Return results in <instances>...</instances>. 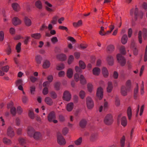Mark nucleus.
I'll return each instance as SVG.
<instances>
[{"label":"nucleus","mask_w":147,"mask_h":147,"mask_svg":"<svg viewBox=\"0 0 147 147\" xmlns=\"http://www.w3.org/2000/svg\"><path fill=\"white\" fill-rule=\"evenodd\" d=\"M131 87V83L130 80L127 81L125 86H122L121 87V93L123 96H125L127 95V93L129 91Z\"/></svg>","instance_id":"f257e3e1"},{"label":"nucleus","mask_w":147,"mask_h":147,"mask_svg":"<svg viewBox=\"0 0 147 147\" xmlns=\"http://www.w3.org/2000/svg\"><path fill=\"white\" fill-rule=\"evenodd\" d=\"M57 143L59 145L64 146L66 144V141L61 133H57Z\"/></svg>","instance_id":"f03ea898"},{"label":"nucleus","mask_w":147,"mask_h":147,"mask_svg":"<svg viewBox=\"0 0 147 147\" xmlns=\"http://www.w3.org/2000/svg\"><path fill=\"white\" fill-rule=\"evenodd\" d=\"M113 119L112 115L110 114L107 115L105 117L104 122L107 125H110L113 123Z\"/></svg>","instance_id":"7ed1b4c3"},{"label":"nucleus","mask_w":147,"mask_h":147,"mask_svg":"<svg viewBox=\"0 0 147 147\" xmlns=\"http://www.w3.org/2000/svg\"><path fill=\"white\" fill-rule=\"evenodd\" d=\"M56 116L55 113L53 111L51 112L49 114L48 116V119L49 122H53L54 123H57L58 121L55 120Z\"/></svg>","instance_id":"20e7f679"},{"label":"nucleus","mask_w":147,"mask_h":147,"mask_svg":"<svg viewBox=\"0 0 147 147\" xmlns=\"http://www.w3.org/2000/svg\"><path fill=\"white\" fill-rule=\"evenodd\" d=\"M117 57L119 62L121 65L122 66H124L126 63V60L124 57L120 54H118L117 55Z\"/></svg>","instance_id":"39448f33"},{"label":"nucleus","mask_w":147,"mask_h":147,"mask_svg":"<svg viewBox=\"0 0 147 147\" xmlns=\"http://www.w3.org/2000/svg\"><path fill=\"white\" fill-rule=\"evenodd\" d=\"M86 105L88 108L89 109H92L94 106V103L93 100L89 96L86 98Z\"/></svg>","instance_id":"423d86ee"},{"label":"nucleus","mask_w":147,"mask_h":147,"mask_svg":"<svg viewBox=\"0 0 147 147\" xmlns=\"http://www.w3.org/2000/svg\"><path fill=\"white\" fill-rule=\"evenodd\" d=\"M63 98V100L69 101L71 99V95L68 91H66L64 92Z\"/></svg>","instance_id":"0eeeda50"},{"label":"nucleus","mask_w":147,"mask_h":147,"mask_svg":"<svg viewBox=\"0 0 147 147\" xmlns=\"http://www.w3.org/2000/svg\"><path fill=\"white\" fill-rule=\"evenodd\" d=\"M134 15L135 20H137L138 19V16L140 17L141 19L142 18L143 15V13L141 12L139 13L138 8L136 7L134 11Z\"/></svg>","instance_id":"6e6552de"},{"label":"nucleus","mask_w":147,"mask_h":147,"mask_svg":"<svg viewBox=\"0 0 147 147\" xmlns=\"http://www.w3.org/2000/svg\"><path fill=\"white\" fill-rule=\"evenodd\" d=\"M96 95L99 99H101L103 97V89L100 87L98 88L97 90Z\"/></svg>","instance_id":"1a4fd4ad"},{"label":"nucleus","mask_w":147,"mask_h":147,"mask_svg":"<svg viewBox=\"0 0 147 147\" xmlns=\"http://www.w3.org/2000/svg\"><path fill=\"white\" fill-rule=\"evenodd\" d=\"M7 107L8 109L10 108V112L11 114L13 116L16 115V109L15 107L12 106V103H10L7 105Z\"/></svg>","instance_id":"9d476101"},{"label":"nucleus","mask_w":147,"mask_h":147,"mask_svg":"<svg viewBox=\"0 0 147 147\" xmlns=\"http://www.w3.org/2000/svg\"><path fill=\"white\" fill-rule=\"evenodd\" d=\"M35 133V130L34 128L31 127H28L27 131V133L28 136L30 137H32L33 135Z\"/></svg>","instance_id":"9b49d317"},{"label":"nucleus","mask_w":147,"mask_h":147,"mask_svg":"<svg viewBox=\"0 0 147 147\" xmlns=\"http://www.w3.org/2000/svg\"><path fill=\"white\" fill-rule=\"evenodd\" d=\"M7 135L11 137H13L14 135V133L13 129L11 127H9L7 129Z\"/></svg>","instance_id":"f8f14e48"},{"label":"nucleus","mask_w":147,"mask_h":147,"mask_svg":"<svg viewBox=\"0 0 147 147\" xmlns=\"http://www.w3.org/2000/svg\"><path fill=\"white\" fill-rule=\"evenodd\" d=\"M21 23L20 20L18 18L15 17L12 19V23L14 26L20 24Z\"/></svg>","instance_id":"ddd939ff"},{"label":"nucleus","mask_w":147,"mask_h":147,"mask_svg":"<svg viewBox=\"0 0 147 147\" xmlns=\"http://www.w3.org/2000/svg\"><path fill=\"white\" fill-rule=\"evenodd\" d=\"M42 135L38 132H35L34 134L33 137L36 140H39L41 138Z\"/></svg>","instance_id":"4468645a"},{"label":"nucleus","mask_w":147,"mask_h":147,"mask_svg":"<svg viewBox=\"0 0 147 147\" xmlns=\"http://www.w3.org/2000/svg\"><path fill=\"white\" fill-rule=\"evenodd\" d=\"M87 123V121L85 119H82L80 122V126L82 128H84L86 127Z\"/></svg>","instance_id":"2eb2a0df"},{"label":"nucleus","mask_w":147,"mask_h":147,"mask_svg":"<svg viewBox=\"0 0 147 147\" xmlns=\"http://www.w3.org/2000/svg\"><path fill=\"white\" fill-rule=\"evenodd\" d=\"M12 7L13 9L15 11H18L20 7L19 5L17 3H15L12 4Z\"/></svg>","instance_id":"dca6fc26"},{"label":"nucleus","mask_w":147,"mask_h":147,"mask_svg":"<svg viewBox=\"0 0 147 147\" xmlns=\"http://www.w3.org/2000/svg\"><path fill=\"white\" fill-rule=\"evenodd\" d=\"M36 7L39 9H41L42 8V5L41 1L40 0L36 1L35 3Z\"/></svg>","instance_id":"f3484780"},{"label":"nucleus","mask_w":147,"mask_h":147,"mask_svg":"<svg viewBox=\"0 0 147 147\" xmlns=\"http://www.w3.org/2000/svg\"><path fill=\"white\" fill-rule=\"evenodd\" d=\"M35 60L37 64H40L41 63L42 57L40 55H37L35 56Z\"/></svg>","instance_id":"a211bd4d"},{"label":"nucleus","mask_w":147,"mask_h":147,"mask_svg":"<svg viewBox=\"0 0 147 147\" xmlns=\"http://www.w3.org/2000/svg\"><path fill=\"white\" fill-rule=\"evenodd\" d=\"M121 124L124 127L126 126L127 124V121L126 117H123L121 118Z\"/></svg>","instance_id":"6ab92c4d"},{"label":"nucleus","mask_w":147,"mask_h":147,"mask_svg":"<svg viewBox=\"0 0 147 147\" xmlns=\"http://www.w3.org/2000/svg\"><path fill=\"white\" fill-rule=\"evenodd\" d=\"M45 102L49 105H51L53 103V101L51 98L49 97H47L45 99Z\"/></svg>","instance_id":"aec40b11"},{"label":"nucleus","mask_w":147,"mask_h":147,"mask_svg":"<svg viewBox=\"0 0 147 147\" xmlns=\"http://www.w3.org/2000/svg\"><path fill=\"white\" fill-rule=\"evenodd\" d=\"M113 88V86L111 82H109L108 83V86L107 88V91L108 92H110Z\"/></svg>","instance_id":"412c9836"},{"label":"nucleus","mask_w":147,"mask_h":147,"mask_svg":"<svg viewBox=\"0 0 147 147\" xmlns=\"http://www.w3.org/2000/svg\"><path fill=\"white\" fill-rule=\"evenodd\" d=\"M107 60L109 65H112L113 63V59L112 57L108 55L107 58Z\"/></svg>","instance_id":"4be33fe9"},{"label":"nucleus","mask_w":147,"mask_h":147,"mask_svg":"<svg viewBox=\"0 0 147 147\" xmlns=\"http://www.w3.org/2000/svg\"><path fill=\"white\" fill-rule=\"evenodd\" d=\"M24 23L27 26H30L31 24V20L27 17H25L24 19Z\"/></svg>","instance_id":"5701e85b"},{"label":"nucleus","mask_w":147,"mask_h":147,"mask_svg":"<svg viewBox=\"0 0 147 147\" xmlns=\"http://www.w3.org/2000/svg\"><path fill=\"white\" fill-rule=\"evenodd\" d=\"M57 58L61 60L64 61L66 59V57L65 54H61L57 55Z\"/></svg>","instance_id":"b1692460"},{"label":"nucleus","mask_w":147,"mask_h":147,"mask_svg":"<svg viewBox=\"0 0 147 147\" xmlns=\"http://www.w3.org/2000/svg\"><path fill=\"white\" fill-rule=\"evenodd\" d=\"M128 38L127 35H124L122 37L121 42L123 44H125L127 42Z\"/></svg>","instance_id":"393cba45"},{"label":"nucleus","mask_w":147,"mask_h":147,"mask_svg":"<svg viewBox=\"0 0 147 147\" xmlns=\"http://www.w3.org/2000/svg\"><path fill=\"white\" fill-rule=\"evenodd\" d=\"M138 84H137L136 87L134 90V98L135 99H136L138 96Z\"/></svg>","instance_id":"a878e982"},{"label":"nucleus","mask_w":147,"mask_h":147,"mask_svg":"<svg viewBox=\"0 0 147 147\" xmlns=\"http://www.w3.org/2000/svg\"><path fill=\"white\" fill-rule=\"evenodd\" d=\"M100 69L98 67H95L92 70L93 74L95 75H98L100 72Z\"/></svg>","instance_id":"bb28decb"},{"label":"nucleus","mask_w":147,"mask_h":147,"mask_svg":"<svg viewBox=\"0 0 147 147\" xmlns=\"http://www.w3.org/2000/svg\"><path fill=\"white\" fill-rule=\"evenodd\" d=\"M74 104L72 102H70L68 104L66 107L67 110L68 111H70L72 110L73 108Z\"/></svg>","instance_id":"cd10ccee"},{"label":"nucleus","mask_w":147,"mask_h":147,"mask_svg":"<svg viewBox=\"0 0 147 147\" xmlns=\"http://www.w3.org/2000/svg\"><path fill=\"white\" fill-rule=\"evenodd\" d=\"M50 63L49 61L47 60H45L43 63V67L44 68H48L50 66Z\"/></svg>","instance_id":"c85d7f7f"},{"label":"nucleus","mask_w":147,"mask_h":147,"mask_svg":"<svg viewBox=\"0 0 147 147\" xmlns=\"http://www.w3.org/2000/svg\"><path fill=\"white\" fill-rule=\"evenodd\" d=\"M45 3L47 5V6L46 7L47 10L51 12L52 11L53 9L49 7H52V5L47 1H45Z\"/></svg>","instance_id":"c756f323"},{"label":"nucleus","mask_w":147,"mask_h":147,"mask_svg":"<svg viewBox=\"0 0 147 147\" xmlns=\"http://www.w3.org/2000/svg\"><path fill=\"white\" fill-rule=\"evenodd\" d=\"M102 74L105 77H107L109 75L108 71L105 67H103L102 69Z\"/></svg>","instance_id":"7c9ffc66"},{"label":"nucleus","mask_w":147,"mask_h":147,"mask_svg":"<svg viewBox=\"0 0 147 147\" xmlns=\"http://www.w3.org/2000/svg\"><path fill=\"white\" fill-rule=\"evenodd\" d=\"M19 141L20 144L25 147H26L25 145L26 143V141L24 139L20 138L19 139Z\"/></svg>","instance_id":"2f4dec72"},{"label":"nucleus","mask_w":147,"mask_h":147,"mask_svg":"<svg viewBox=\"0 0 147 147\" xmlns=\"http://www.w3.org/2000/svg\"><path fill=\"white\" fill-rule=\"evenodd\" d=\"M73 71L72 70L69 68L68 69L67 71V76L69 78H71L73 76Z\"/></svg>","instance_id":"473e14b6"},{"label":"nucleus","mask_w":147,"mask_h":147,"mask_svg":"<svg viewBox=\"0 0 147 147\" xmlns=\"http://www.w3.org/2000/svg\"><path fill=\"white\" fill-rule=\"evenodd\" d=\"M114 49V46L112 45H110L108 46L107 48V50L108 52L111 53L113 51Z\"/></svg>","instance_id":"72a5a7b5"},{"label":"nucleus","mask_w":147,"mask_h":147,"mask_svg":"<svg viewBox=\"0 0 147 147\" xmlns=\"http://www.w3.org/2000/svg\"><path fill=\"white\" fill-rule=\"evenodd\" d=\"M127 114L129 119H130L132 115L131 109L130 107H128L127 110Z\"/></svg>","instance_id":"f704fd0d"},{"label":"nucleus","mask_w":147,"mask_h":147,"mask_svg":"<svg viewBox=\"0 0 147 147\" xmlns=\"http://www.w3.org/2000/svg\"><path fill=\"white\" fill-rule=\"evenodd\" d=\"M31 37L35 39H39L41 37V35L39 33H36L32 34L31 35Z\"/></svg>","instance_id":"c9c22d12"},{"label":"nucleus","mask_w":147,"mask_h":147,"mask_svg":"<svg viewBox=\"0 0 147 147\" xmlns=\"http://www.w3.org/2000/svg\"><path fill=\"white\" fill-rule=\"evenodd\" d=\"M97 134L96 133H92L91 134L90 139L91 141H94L96 138Z\"/></svg>","instance_id":"e433bc0d"},{"label":"nucleus","mask_w":147,"mask_h":147,"mask_svg":"<svg viewBox=\"0 0 147 147\" xmlns=\"http://www.w3.org/2000/svg\"><path fill=\"white\" fill-rule=\"evenodd\" d=\"M82 137H80L75 141L74 143L76 145H80L82 142Z\"/></svg>","instance_id":"4c0bfd02"},{"label":"nucleus","mask_w":147,"mask_h":147,"mask_svg":"<svg viewBox=\"0 0 147 147\" xmlns=\"http://www.w3.org/2000/svg\"><path fill=\"white\" fill-rule=\"evenodd\" d=\"M80 82L82 84H85L86 83V80L84 76L82 75L80 76Z\"/></svg>","instance_id":"58836bf2"},{"label":"nucleus","mask_w":147,"mask_h":147,"mask_svg":"<svg viewBox=\"0 0 147 147\" xmlns=\"http://www.w3.org/2000/svg\"><path fill=\"white\" fill-rule=\"evenodd\" d=\"M60 83L59 82H57L54 84V88L57 90H59L60 89Z\"/></svg>","instance_id":"ea45409f"},{"label":"nucleus","mask_w":147,"mask_h":147,"mask_svg":"<svg viewBox=\"0 0 147 147\" xmlns=\"http://www.w3.org/2000/svg\"><path fill=\"white\" fill-rule=\"evenodd\" d=\"M82 20H80L77 23L74 22L73 24L74 27H77L82 25Z\"/></svg>","instance_id":"a19ab883"},{"label":"nucleus","mask_w":147,"mask_h":147,"mask_svg":"<svg viewBox=\"0 0 147 147\" xmlns=\"http://www.w3.org/2000/svg\"><path fill=\"white\" fill-rule=\"evenodd\" d=\"M125 138L123 136L120 140V145L121 147H124L125 145Z\"/></svg>","instance_id":"79ce46f5"},{"label":"nucleus","mask_w":147,"mask_h":147,"mask_svg":"<svg viewBox=\"0 0 147 147\" xmlns=\"http://www.w3.org/2000/svg\"><path fill=\"white\" fill-rule=\"evenodd\" d=\"M3 142L7 144H9L11 143V140L6 138H4L3 139Z\"/></svg>","instance_id":"37998d69"},{"label":"nucleus","mask_w":147,"mask_h":147,"mask_svg":"<svg viewBox=\"0 0 147 147\" xmlns=\"http://www.w3.org/2000/svg\"><path fill=\"white\" fill-rule=\"evenodd\" d=\"M138 38L139 42L141 44L142 43V32L140 31L138 35Z\"/></svg>","instance_id":"c03bdc74"},{"label":"nucleus","mask_w":147,"mask_h":147,"mask_svg":"<svg viewBox=\"0 0 147 147\" xmlns=\"http://www.w3.org/2000/svg\"><path fill=\"white\" fill-rule=\"evenodd\" d=\"M21 42H19L17 45H16V49L17 50V52L18 53H19L21 50Z\"/></svg>","instance_id":"a18cd8bd"},{"label":"nucleus","mask_w":147,"mask_h":147,"mask_svg":"<svg viewBox=\"0 0 147 147\" xmlns=\"http://www.w3.org/2000/svg\"><path fill=\"white\" fill-rule=\"evenodd\" d=\"M80 67L82 69H84L86 67V65L82 61H80L79 62Z\"/></svg>","instance_id":"49530a36"},{"label":"nucleus","mask_w":147,"mask_h":147,"mask_svg":"<svg viewBox=\"0 0 147 147\" xmlns=\"http://www.w3.org/2000/svg\"><path fill=\"white\" fill-rule=\"evenodd\" d=\"M74 59V57L72 55H70L68 60V64H70L73 61Z\"/></svg>","instance_id":"de8ad7c7"},{"label":"nucleus","mask_w":147,"mask_h":147,"mask_svg":"<svg viewBox=\"0 0 147 147\" xmlns=\"http://www.w3.org/2000/svg\"><path fill=\"white\" fill-rule=\"evenodd\" d=\"M64 68V65L63 63H61L58 65L57 67V69L58 70H61Z\"/></svg>","instance_id":"09e8293b"},{"label":"nucleus","mask_w":147,"mask_h":147,"mask_svg":"<svg viewBox=\"0 0 147 147\" xmlns=\"http://www.w3.org/2000/svg\"><path fill=\"white\" fill-rule=\"evenodd\" d=\"M4 34L3 31H0V41L2 42L3 41L4 39Z\"/></svg>","instance_id":"8fccbe9b"},{"label":"nucleus","mask_w":147,"mask_h":147,"mask_svg":"<svg viewBox=\"0 0 147 147\" xmlns=\"http://www.w3.org/2000/svg\"><path fill=\"white\" fill-rule=\"evenodd\" d=\"M28 115L29 117L32 119H34V114L33 111L29 110Z\"/></svg>","instance_id":"3c124183"},{"label":"nucleus","mask_w":147,"mask_h":147,"mask_svg":"<svg viewBox=\"0 0 147 147\" xmlns=\"http://www.w3.org/2000/svg\"><path fill=\"white\" fill-rule=\"evenodd\" d=\"M115 104L117 106H118L119 105L120 100L119 97L118 96H116L115 98Z\"/></svg>","instance_id":"603ef678"},{"label":"nucleus","mask_w":147,"mask_h":147,"mask_svg":"<svg viewBox=\"0 0 147 147\" xmlns=\"http://www.w3.org/2000/svg\"><path fill=\"white\" fill-rule=\"evenodd\" d=\"M30 90L31 94H34L35 90V86H31L30 88Z\"/></svg>","instance_id":"864d4df0"},{"label":"nucleus","mask_w":147,"mask_h":147,"mask_svg":"<svg viewBox=\"0 0 147 147\" xmlns=\"http://www.w3.org/2000/svg\"><path fill=\"white\" fill-rule=\"evenodd\" d=\"M85 95V92L83 90H81L79 93V96L82 99H83L84 98Z\"/></svg>","instance_id":"5fc2aeb1"},{"label":"nucleus","mask_w":147,"mask_h":147,"mask_svg":"<svg viewBox=\"0 0 147 147\" xmlns=\"http://www.w3.org/2000/svg\"><path fill=\"white\" fill-rule=\"evenodd\" d=\"M6 51L7 55H9L11 54V48L10 46L9 45H8Z\"/></svg>","instance_id":"6e6d98bb"},{"label":"nucleus","mask_w":147,"mask_h":147,"mask_svg":"<svg viewBox=\"0 0 147 147\" xmlns=\"http://www.w3.org/2000/svg\"><path fill=\"white\" fill-rule=\"evenodd\" d=\"M120 51L121 53L123 55H125L126 53V51L125 49V48L123 46H121L120 48Z\"/></svg>","instance_id":"4d7b16f0"},{"label":"nucleus","mask_w":147,"mask_h":147,"mask_svg":"<svg viewBox=\"0 0 147 147\" xmlns=\"http://www.w3.org/2000/svg\"><path fill=\"white\" fill-rule=\"evenodd\" d=\"M51 96L53 98L55 99L57 97V95L56 93L54 91H51L50 92Z\"/></svg>","instance_id":"13d9d810"},{"label":"nucleus","mask_w":147,"mask_h":147,"mask_svg":"<svg viewBox=\"0 0 147 147\" xmlns=\"http://www.w3.org/2000/svg\"><path fill=\"white\" fill-rule=\"evenodd\" d=\"M51 40L52 43L53 44H55L58 41L57 37L55 36L51 38Z\"/></svg>","instance_id":"bf43d9fd"},{"label":"nucleus","mask_w":147,"mask_h":147,"mask_svg":"<svg viewBox=\"0 0 147 147\" xmlns=\"http://www.w3.org/2000/svg\"><path fill=\"white\" fill-rule=\"evenodd\" d=\"M48 88H47V87H45L43 90L42 93L44 95H45L48 93Z\"/></svg>","instance_id":"052dcab7"},{"label":"nucleus","mask_w":147,"mask_h":147,"mask_svg":"<svg viewBox=\"0 0 147 147\" xmlns=\"http://www.w3.org/2000/svg\"><path fill=\"white\" fill-rule=\"evenodd\" d=\"M16 86L22 85L23 82L21 79H19L16 82Z\"/></svg>","instance_id":"680f3d73"},{"label":"nucleus","mask_w":147,"mask_h":147,"mask_svg":"<svg viewBox=\"0 0 147 147\" xmlns=\"http://www.w3.org/2000/svg\"><path fill=\"white\" fill-rule=\"evenodd\" d=\"M65 75V72L63 71H59L58 73V76L59 77H63Z\"/></svg>","instance_id":"e2e57ef3"},{"label":"nucleus","mask_w":147,"mask_h":147,"mask_svg":"<svg viewBox=\"0 0 147 147\" xmlns=\"http://www.w3.org/2000/svg\"><path fill=\"white\" fill-rule=\"evenodd\" d=\"M28 98L26 96H23L22 98V101L23 103H25L28 101Z\"/></svg>","instance_id":"0e129e2a"},{"label":"nucleus","mask_w":147,"mask_h":147,"mask_svg":"<svg viewBox=\"0 0 147 147\" xmlns=\"http://www.w3.org/2000/svg\"><path fill=\"white\" fill-rule=\"evenodd\" d=\"M50 83L48 81L45 82L43 83V86L44 87H47L48 88L49 86Z\"/></svg>","instance_id":"69168bd1"},{"label":"nucleus","mask_w":147,"mask_h":147,"mask_svg":"<svg viewBox=\"0 0 147 147\" xmlns=\"http://www.w3.org/2000/svg\"><path fill=\"white\" fill-rule=\"evenodd\" d=\"M9 69V67L8 65H6L2 67V70L5 72H7L8 71Z\"/></svg>","instance_id":"338daca9"},{"label":"nucleus","mask_w":147,"mask_h":147,"mask_svg":"<svg viewBox=\"0 0 147 147\" xmlns=\"http://www.w3.org/2000/svg\"><path fill=\"white\" fill-rule=\"evenodd\" d=\"M17 111L18 113L19 114H21L22 112V108L20 107L19 106L17 108Z\"/></svg>","instance_id":"774afa93"}]
</instances>
